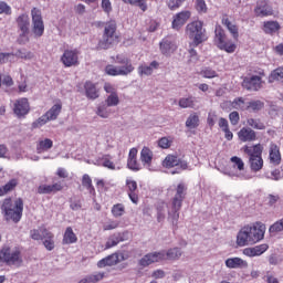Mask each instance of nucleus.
<instances>
[{
    "instance_id": "1",
    "label": "nucleus",
    "mask_w": 283,
    "mask_h": 283,
    "mask_svg": "<svg viewBox=\"0 0 283 283\" xmlns=\"http://www.w3.org/2000/svg\"><path fill=\"white\" fill-rule=\"evenodd\" d=\"M260 240H264V226L260 223L243 227L237 235L238 247L256 244Z\"/></svg>"
},
{
    "instance_id": "2",
    "label": "nucleus",
    "mask_w": 283,
    "mask_h": 283,
    "mask_svg": "<svg viewBox=\"0 0 283 283\" xmlns=\"http://www.w3.org/2000/svg\"><path fill=\"white\" fill-rule=\"evenodd\" d=\"M187 196V186L185 184H179L176 188V193L172 198L171 211L168 212V220L174 224L178 226V220L180 218V209H182V201Z\"/></svg>"
},
{
    "instance_id": "3",
    "label": "nucleus",
    "mask_w": 283,
    "mask_h": 283,
    "mask_svg": "<svg viewBox=\"0 0 283 283\" xmlns=\"http://www.w3.org/2000/svg\"><path fill=\"white\" fill-rule=\"evenodd\" d=\"M1 210L4 213V219L7 222H19L21 216H23V199H17L14 203L12 199H4L1 206Z\"/></svg>"
},
{
    "instance_id": "4",
    "label": "nucleus",
    "mask_w": 283,
    "mask_h": 283,
    "mask_svg": "<svg viewBox=\"0 0 283 283\" xmlns=\"http://www.w3.org/2000/svg\"><path fill=\"white\" fill-rule=\"evenodd\" d=\"M263 147L256 144L252 147L244 146L242 150L249 156V165L252 171H262L264 167V159H262Z\"/></svg>"
},
{
    "instance_id": "5",
    "label": "nucleus",
    "mask_w": 283,
    "mask_h": 283,
    "mask_svg": "<svg viewBox=\"0 0 283 283\" xmlns=\"http://www.w3.org/2000/svg\"><path fill=\"white\" fill-rule=\"evenodd\" d=\"M118 44V35L116 34V22L109 21L105 24L104 34L97 44V50H109Z\"/></svg>"
},
{
    "instance_id": "6",
    "label": "nucleus",
    "mask_w": 283,
    "mask_h": 283,
    "mask_svg": "<svg viewBox=\"0 0 283 283\" xmlns=\"http://www.w3.org/2000/svg\"><path fill=\"white\" fill-rule=\"evenodd\" d=\"M186 34L191 39L193 45L196 46L207 41V30L205 29L202 21H193L188 23L186 27Z\"/></svg>"
},
{
    "instance_id": "7",
    "label": "nucleus",
    "mask_w": 283,
    "mask_h": 283,
    "mask_svg": "<svg viewBox=\"0 0 283 283\" xmlns=\"http://www.w3.org/2000/svg\"><path fill=\"white\" fill-rule=\"evenodd\" d=\"M0 262H4L8 266H21L23 264L21 251L11 250L9 247L2 248L0 250Z\"/></svg>"
},
{
    "instance_id": "8",
    "label": "nucleus",
    "mask_w": 283,
    "mask_h": 283,
    "mask_svg": "<svg viewBox=\"0 0 283 283\" xmlns=\"http://www.w3.org/2000/svg\"><path fill=\"white\" fill-rule=\"evenodd\" d=\"M214 34V43L219 50H224L228 54H233V52H235V45L227 39V33H224L222 27H216Z\"/></svg>"
},
{
    "instance_id": "9",
    "label": "nucleus",
    "mask_w": 283,
    "mask_h": 283,
    "mask_svg": "<svg viewBox=\"0 0 283 283\" xmlns=\"http://www.w3.org/2000/svg\"><path fill=\"white\" fill-rule=\"evenodd\" d=\"M15 23L20 31V43H28V34H30V17L22 13L17 18Z\"/></svg>"
},
{
    "instance_id": "10",
    "label": "nucleus",
    "mask_w": 283,
    "mask_h": 283,
    "mask_svg": "<svg viewBox=\"0 0 283 283\" xmlns=\"http://www.w3.org/2000/svg\"><path fill=\"white\" fill-rule=\"evenodd\" d=\"M32 17V32L34 36L41 38L43 36V32H45V24H43V17L41 15V10L33 8L31 10Z\"/></svg>"
},
{
    "instance_id": "11",
    "label": "nucleus",
    "mask_w": 283,
    "mask_h": 283,
    "mask_svg": "<svg viewBox=\"0 0 283 283\" xmlns=\"http://www.w3.org/2000/svg\"><path fill=\"white\" fill-rule=\"evenodd\" d=\"M105 72L109 76H128V74L134 72V65L132 63L124 64L123 66L107 65Z\"/></svg>"
},
{
    "instance_id": "12",
    "label": "nucleus",
    "mask_w": 283,
    "mask_h": 283,
    "mask_svg": "<svg viewBox=\"0 0 283 283\" xmlns=\"http://www.w3.org/2000/svg\"><path fill=\"white\" fill-rule=\"evenodd\" d=\"M242 87L248 92H260V90H262V77L259 75L244 77L242 82Z\"/></svg>"
},
{
    "instance_id": "13",
    "label": "nucleus",
    "mask_w": 283,
    "mask_h": 283,
    "mask_svg": "<svg viewBox=\"0 0 283 283\" xmlns=\"http://www.w3.org/2000/svg\"><path fill=\"white\" fill-rule=\"evenodd\" d=\"M61 61L65 67H74L78 65V52L66 50L61 56Z\"/></svg>"
},
{
    "instance_id": "14",
    "label": "nucleus",
    "mask_w": 283,
    "mask_h": 283,
    "mask_svg": "<svg viewBox=\"0 0 283 283\" xmlns=\"http://www.w3.org/2000/svg\"><path fill=\"white\" fill-rule=\"evenodd\" d=\"M161 258H163V254H160V252H150L145 254L138 261V265L142 266V269H145L151 264H155V262H163Z\"/></svg>"
},
{
    "instance_id": "15",
    "label": "nucleus",
    "mask_w": 283,
    "mask_h": 283,
    "mask_svg": "<svg viewBox=\"0 0 283 283\" xmlns=\"http://www.w3.org/2000/svg\"><path fill=\"white\" fill-rule=\"evenodd\" d=\"M159 49L164 56H171V54L178 50V45H176V42H174L171 39L165 38L159 43Z\"/></svg>"
},
{
    "instance_id": "16",
    "label": "nucleus",
    "mask_w": 283,
    "mask_h": 283,
    "mask_svg": "<svg viewBox=\"0 0 283 283\" xmlns=\"http://www.w3.org/2000/svg\"><path fill=\"white\" fill-rule=\"evenodd\" d=\"M13 112L18 118L25 116L30 112V104L28 103V98H20L15 101Z\"/></svg>"
},
{
    "instance_id": "17",
    "label": "nucleus",
    "mask_w": 283,
    "mask_h": 283,
    "mask_svg": "<svg viewBox=\"0 0 283 283\" xmlns=\"http://www.w3.org/2000/svg\"><path fill=\"white\" fill-rule=\"evenodd\" d=\"M189 19H191V12L189 11H181L177 13L172 20V30H180Z\"/></svg>"
},
{
    "instance_id": "18",
    "label": "nucleus",
    "mask_w": 283,
    "mask_h": 283,
    "mask_svg": "<svg viewBox=\"0 0 283 283\" xmlns=\"http://www.w3.org/2000/svg\"><path fill=\"white\" fill-rule=\"evenodd\" d=\"M163 165L164 167H180V169H187L188 167L187 161L181 160L178 156L174 155H168Z\"/></svg>"
},
{
    "instance_id": "19",
    "label": "nucleus",
    "mask_w": 283,
    "mask_h": 283,
    "mask_svg": "<svg viewBox=\"0 0 283 283\" xmlns=\"http://www.w3.org/2000/svg\"><path fill=\"white\" fill-rule=\"evenodd\" d=\"M159 254H161V262L165 260L176 261L182 258V250H180V248H171L168 251H159Z\"/></svg>"
},
{
    "instance_id": "20",
    "label": "nucleus",
    "mask_w": 283,
    "mask_h": 283,
    "mask_svg": "<svg viewBox=\"0 0 283 283\" xmlns=\"http://www.w3.org/2000/svg\"><path fill=\"white\" fill-rule=\"evenodd\" d=\"M158 67H160V63H158V61H153L149 65H139L137 70L139 76H151V74H154V70H158Z\"/></svg>"
},
{
    "instance_id": "21",
    "label": "nucleus",
    "mask_w": 283,
    "mask_h": 283,
    "mask_svg": "<svg viewBox=\"0 0 283 283\" xmlns=\"http://www.w3.org/2000/svg\"><path fill=\"white\" fill-rule=\"evenodd\" d=\"M238 137L242 143H252V140H255V138H258V135L255 134V130L243 127L238 133Z\"/></svg>"
},
{
    "instance_id": "22",
    "label": "nucleus",
    "mask_w": 283,
    "mask_h": 283,
    "mask_svg": "<svg viewBox=\"0 0 283 283\" xmlns=\"http://www.w3.org/2000/svg\"><path fill=\"white\" fill-rule=\"evenodd\" d=\"M120 262V259L118 258V253H113L97 262L98 269H105V266H114Z\"/></svg>"
},
{
    "instance_id": "23",
    "label": "nucleus",
    "mask_w": 283,
    "mask_h": 283,
    "mask_svg": "<svg viewBox=\"0 0 283 283\" xmlns=\"http://www.w3.org/2000/svg\"><path fill=\"white\" fill-rule=\"evenodd\" d=\"M32 240H44L45 238H54V234L45 228L33 229L30 231Z\"/></svg>"
},
{
    "instance_id": "24",
    "label": "nucleus",
    "mask_w": 283,
    "mask_h": 283,
    "mask_svg": "<svg viewBox=\"0 0 283 283\" xmlns=\"http://www.w3.org/2000/svg\"><path fill=\"white\" fill-rule=\"evenodd\" d=\"M84 90H85L86 98H88L90 101H96V98H98L99 91L96 87V84H94L92 82H86L84 84Z\"/></svg>"
},
{
    "instance_id": "25",
    "label": "nucleus",
    "mask_w": 283,
    "mask_h": 283,
    "mask_svg": "<svg viewBox=\"0 0 283 283\" xmlns=\"http://www.w3.org/2000/svg\"><path fill=\"white\" fill-rule=\"evenodd\" d=\"M226 266L228 269H247L249 263L240 258H230L226 260Z\"/></svg>"
},
{
    "instance_id": "26",
    "label": "nucleus",
    "mask_w": 283,
    "mask_h": 283,
    "mask_svg": "<svg viewBox=\"0 0 283 283\" xmlns=\"http://www.w3.org/2000/svg\"><path fill=\"white\" fill-rule=\"evenodd\" d=\"M126 186L128 188V196L132 200V202H134V205H138V195H136V189H138V184L135 180H126Z\"/></svg>"
},
{
    "instance_id": "27",
    "label": "nucleus",
    "mask_w": 283,
    "mask_h": 283,
    "mask_svg": "<svg viewBox=\"0 0 283 283\" xmlns=\"http://www.w3.org/2000/svg\"><path fill=\"white\" fill-rule=\"evenodd\" d=\"M269 160L271 165L277 166L282 163V155H280V148L276 145L270 147Z\"/></svg>"
},
{
    "instance_id": "28",
    "label": "nucleus",
    "mask_w": 283,
    "mask_h": 283,
    "mask_svg": "<svg viewBox=\"0 0 283 283\" xmlns=\"http://www.w3.org/2000/svg\"><path fill=\"white\" fill-rule=\"evenodd\" d=\"M61 109H63V106L61 104H55L44 114V116L49 122L56 120L59 118V114H61Z\"/></svg>"
},
{
    "instance_id": "29",
    "label": "nucleus",
    "mask_w": 283,
    "mask_h": 283,
    "mask_svg": "<svg viewBox=\"0 0 283 283\" xmlns=\"http://www.w3.org/2000/svg\"><path fill=\"white\" fill-rule=\"evenodd\" d=\"M196 103H198V99H196L193 96L182 97L179 99V107L182 109H196Z\"/></svg>"
},
{
    "instance_id": "30",
    "label": "nucleus",
    "mask_w": 283,
    "mask_h": 283,
    "mask_svg": "<svg viewBox=\"0 0 283 283\" xmlns=\"http://www.w3.org/2000/svg\"><path fill=\"white\" fill-rule=\"evenodd\" d=\"M140 160L144 165H151V160H154V153L151 149L144 147L140 151Z\"/></svg>"
},
{
    "instance_id": "31",
    "label": "nucleus",
    "mask_w": 283,
    "mask_h": 283,
    "mask_svg": "<svg viewBox=\"0 0 283 283\" xmlns=\"http://www.w3.org/2000/svg\"><path fill=\"white\" fill-rule=\"evenodd\" d=\"M77 238L74 233V230H72V227L66 228L63 237V244H74L76 242Z\"/></svg>"
},
{
    "instance_id": "32",
    "label": "nucleus",
    "mask_w": 283,
    "mask_h": 283,
    "mask_svg": "<svg viewBox=\"0 0 283 283\" xmlns=\"http://www.w3.org/2000/svg\"><path fill=\"white\" fill-rule=\"evenodd\" d=\"M103 277H105V273L98 272L96 274H91V275L85 276L84 279L80 280L78 283H97V282H101V280H103Z\"/></svg>"
},
{
    "instance_id": "33",
    "label": "nucleus",
    "mask_w": 283,
    "mask_h": 283,
    "mask_svg": "<svg viewBox=\"0 0 283 283\" xmlns=\"http://www.w3.org/2000/svg\"><path fill=\"white\" fill-rule=\"evenodd\" d=\"M96 114L97 116H99V118H109V116L112 115V111L109 109V106H107V104L102 103L97 106Z\"/></svg>"
},
{
    "instance_id": "34",
    "label": "nucleus",
    "mask_w": 283,
    "mask_h": 283,
    "mask_svg": "<svg viewBox=\"0 0 283 283\" xmlns=\"http://www.w3.org/2000/svg\"><path fill=\"white\" fill-rule=\"evenodd\" d=\"M245 109L249 112H260L261 109H264V102L256 99V101H251L248 103Z\"/></svg>"
},
{
    "instance_id": "35",
    "label": "nucleus",
    "mask_w": 283,
    "mask_h": 283,
    "mask_svg": "<svg viewBox=\"0 0 283 283\" xmlns=\"http://www.w3.org/2000/svg\"><path fill=\"white\" fill-rule=\"evenodd\" d=\"M18 185H19V181H17V179H11L4 186L0 187V196H6V193H9V191H12Z\"/></svg>"
},
{
    "instance_id": "36",
    "label": "nucleus",
    "mask_w": 283,
    "mask_h": 283,
    "mask_svg": "<svg viewBox=\"0 0 283 283\" xmlns=\"http://www.w3.org/2000/svg\"><path fill=\"white\" fill-rule=\"evenodd\" d=\"M222 23L228 28L229 32L232 34L233 39H238V27L233 23H231V20L229 18H223Z\"/></svg>"
},
{
    "instance_id": "37",
    "label": "nucleus",
    "mask_w": 283,
    "mask_h": 283,
    "mask_svg": "<svg viewBox=\"0 0 283 283\" xmlns=\"http://www.w3.org/2000/svg\"><path fill=\"white\" fill-rule=\"evenodd\" d=\"M263 30L266 34H273V32H277L280 30V23L275 21L264 22Z\"/></svg>"
},
{
    "instance_id": "38",
    "label": "nucleus",
    "mask_w": 283,
    "mask_h": 283,
    "mask_svg": "<svg viewBox=\"0 0 283 283\" xmlns=\"http://www.w3.org/2000/svg\"><path fill=\"white\" fill-rule=\"evenodd\" d=\"M124 240L125 239L123 238V234H114L106 242V249H112V247H116L119 242H123Z\"/></svg>"
},
{
    "instance_id": "39",
    "label": "nucleus",
    "mask_w": 283,
    "mask_h": 283,
    "mask_svg": "<svg viewBox=\"0 0 283 283\" xmlns=\"http://www.w3.org/2000/svg\"><path fill=\"white\" fill-rule=\"evenodd\" d=\"M247 124L249 125V127H252V129H266V126L260 119L250 117L247 119Z\"/></svg>"
},
{
    "instance_id": "40",
    "label": "nucleus",
    "mask_w": 283,
    "mask_h": 283,
    "mask_svg": "<svg viewBox=\"0 0 283 283\" xmlns=\"http://www.w3.org/2000/svg\"><path fill=\"white\" fill-rule=\"evenodd\" d=\"M124 3H129V6H137L143 12L147 11V0H122Z\"/></svg>"
},
{
    "instance_id": "41",
    "label": "nucleus",
    "mask_w": 283,
    "mask_h": 283,
    "mask_svg": "<svg viewBox=\"0 0 283 283\" xmlns=\"http://www.w3.org/2000/svg\"><path fill=\"white\" fill-rule=\"evenodd\" d=\"M53 142L50 138H45L44 140H41L38 145V151L41 154V151H48V149H52Z\"/></svg>"
},
{
    "instance_id": "42",
    "label": "nucleus",
    "mask_w": 283,
    "mask_h": 283,
    "mask_svg": "<svg viewBox=\"0 0 283 283\" xmlns=\"http://www.w3.org/2000/svg\"><path fill=\"white\" fill-rule=\"evenodd\" d=\"M14 56H18L19 59H24V61H32V59H34V53L25 49H22L17 51Z\"/></svg>"
},
{
    "instance_id": "43",
    "label": "nucleus",
    "mask_w": 283,
    "mask_h": 283,
    "mask_svg": "<svg viewBox=\"0 0 283 283\" xmlns=\"http://www.w3.org/2000/svg\"><path fill=\"white\" fill-rule=\"evenodd\" d=\"M273 81H283V66L272 71L269 77V82L273 83Z\"/></svg>"
},
{
    "instance_id": "44",
    "label": "nucleus",
    "mask_w": 283,
    "mask_h": 283,
    "mask_svg": "<svg viewBox=\"0 0 283 283\" xmlns=\"http://www.w3.org/2000/svg\"><path fill=\"white\" fill-rule=\"evenodd\" d=\"M118 103H120V99H118V94L113 93L106 98L104 104L107 105V107H116Z\"/></svg>"
},
{
    "instance_id": "45",
    "label": "nucleus",
    "mask_w": 283,
    "mask_h": 283,
    "mask_svg": "<svg viewBox=\"0 0 283 283\" xmlns=\"http://www.w3.org/2000/svg\"><path fill=\"white\" fill-rule=\"evenodd\" d=\"M198 115H189V117L186 120V127H188L189 129H196V127H198Z\"/></svg>"
},
{
    "instance_id": "46",
    "label": "nucleus",
    "mask_w": 283,
    "mask_h": 283,
    "mask_svg": "<svg viewBox=\"0 0 283 283\" xmlns=\"http://www.w3.org/2000/svg\"><path fill=\"white\" fill-rule=\"evenodd\" d=\"M112 213L114 218H120V216H124L125 213V206L122 203L114 205L112 208Z\"/></svg>"
},
{
    "instance_id": "47",
    "label": "nucleus",
    "mask_w": 283,
    "mask_h": 283,
    "mask_svg": "<svg viewBox=\"0 0 283 283\" xmlns=\"http://www.w3.org/2000/svg\"><path fill=\"white\" fill-rule=\"evenodd\" d=\"M48 123H50V119L44 114L32 123V128L39 129V127H43V125H46Z\"/></svg>"
},
{
    "instance_id": "48",
    "label": "nucleus",
    "mask_w": 283,
    "mask_h": 283,
    "mask_svg": "<svg viewBox=\"0 0 283 283\" xmlns=\"http://www.w3.org/2000/svg\"><path fill=\"white\" fill-rule=\"evenodd\" d=\"M255 14L258 17H269L270 14H273V12L271 9H269V7H256Z\"/></svg>"
},
{
    "instance_id": "49",
    "label": "nucleus",
    "mask_w": 283,
    "mask_h": 283,
    "mask_svg": "<svg viewBox=\"0 0 283 283\" xmlns=\"http://www.w3.org/2000/svg\"><path fill=\"white\" fill-rule=\"evenodd\" d=\"M82 185H83V187L88 189L90 193H93L94 186H92V178H90V175H84L83 176Z\"/></svg>"
},
{
    "instance_id": "50",
    "label": "nucleus",
    "mask_w": 283,
    "mask_h": 283,
    "mask_svg": "<svg viewBox=\"0 0 283 283\" xmlns=\"http://www.w3.org/2000/svg\"><path fill=\"white\" fill-rule=\"evenodd\" d=\"M201 76H203V78H216V76H218V73H216V71H213L212 69L205 67L203 70H201Z\"/></svg>"
},
{
    "instance_id": "51",
    "label": "nucleus",
    "mask_w": 283,
    "mask_h": 283,
    "mask_svg": "<svg viewBox=\"0 0 283 283\" xmlns=\"http://www.w3.org/2000/svg\"><path fill=\"white\" fill-rule=\"evenodd\" d=\"M127 167L128 169H132V171H140V165H138L136 158H128Z\"/></svg>"
},
{
    "instance_id": "52",
    "label": "nucleus",
    "mask_w": 283,
    "mask_h": 283,
    "mask_svg": "<svg viewBox=\"0 0 283 283\" xmlns=\"http://www.w3.org/2000/svg\"><path fill=\"white\" fill-rule=\"evenodd\" d=\"M182 3H185V0H168L167 6L169 10H178Z\"/></svg>"
},
{
    "instance_id": "53",
    "label": "nucleus",
    "mask_w": 283,
    "mask_h": 283,
    "mask_svg": "<svg viewBox=\"0 0 283 283\" xmlns=\"http://www.w3.org/2000/svg\"><path fill=\"white\" fill-rule=\"evenodd\" d=\"M233 109H247L244 108V98L238 97L232 102Z\"/></svg>"
},
{
    "instance_id": "54",
    "label": "nucleus",
    "mask_w": 283,
    "mask_h": 283,
    "mask_svg": "<svg viewBox=\"0 0 283 283\" xmlns=\"http://www.w3.org/2000/svg\"><path fill=\"white\" fill-rule=\"evenodd\" d=\"M280 231H283V222L282 220L276 221L274 224L270 227V233H277Z\"/></svg>"
},
{
    "instance_id": "55",
    "label": "nucleus",
    "mask_w": 283,
    "mask_h": 283,
    "mask_svg": "<svg viewBox=\"0 0 283 283\" xmlns=\"http://www.w3.org/2000/svg\"><path fill=\"white\" fill-rule=\"evenodd\" d=\"M231 163L238 167L239 171L244 170V161H242V158L238 156L231 157Z\"/></svg>"
},
{
    "instance_id": "56",
    "label": "nucleus",
    "mask_w": 283,
    "mask_h": 283,
    "mask_svg": "<svg viewBox=\"0 0 283 283\" xmlns=\"http://www.w3.org/2000/svg\"><path fill=\"white\" fill-rule=\"evenodd\" d=\"M265 178L270 179V180H280L282 178L280 170L279 169H274L269 174H265Z\"/></svg>"
},
{
    "instance_id": "57",
    "label": "nucleus",
    "mask_w": 283,
    "mask_h": 283,
    "mask_svg": "<svg viewBox=\"0 0 283 283\" xmlns=\"http://www.w3.org/2000/svg\"><path fill=\"white\" fill-rule=\"evenodd\" d=\"M0 14H12L10 6L3 1H0Z\"/></svg>"
},
{
    "instance_id": "58",
    "label": "nucleus",
    "mask_w": 283,
    "mask_h": 283,
    "mask_svg": "<svg viewBox=\"0 0 283 283\" xmlns=\"http://www.w3.org/2000/svg\"><path fill=\"white\" fill-rule=\"evenodd\" d=\"M158 146L161 147V149H169V147H171V140L167 137H163L158 142Z\"/></svg>"
},
{
    "instance_id": "59",
    "label": "nucleus",
    "mask_w": 283,
    "mask_h": 283,
    "mask_svg": "<svg viewBox=\"0 0 283 283\" xmlns=\"http://www.w3.org/2000/svg\"><path fill=\"white\" fill-rule=\"evenodd\" d=\"M43 245L48 251L54 250V238H44Z\"/></svg>"
},
{
    "instance_id": "60",
    "label": "nucleus",
    "mask_w": 283,
    "mask_h": 283,
    "mask_svg": "<svg viewBox=\"0 0 283 283\" xmlns=\"http://www.w3.org/2000/svg\"><path fill=\"white\" fill-rule=\"evenodd\" d=\"M14 59V53H0V63H8Z\"/></svg>"
},
{
    "instance_id": "61",
    "label": "nucleus",
    "mask_w": 283,
    "mask_h": 283,
    "mask_svg": "<svg viewBox=\"0 0 283 283\" xmlns=\"http://www.w3.org/2000/svg\"><path fill=\"white\" fill-rule=\"evenodd\" d=\"M254 250V255H262L269 249L268 244H261L252 248Z\"/></svg>"
},
{
    "instance_id": "62",
    "label": "nucleus",
    "mask_w": 283,
    "mask_h": 283,
    "mask_svg": "<svg viewBox=\"0 0 283 283\" xmlns=\"http://www.w3.org/2000/svg\"><path fill=\"white\" fill-rule=\"evenodd\" d=\"M229 118H230L231 125H238L240 123V113L234 111L230 113Z\"/></svg>"
},
{
    "instance_id": "63",
    "label": "nucleus",
    "mask_w": 283,
    "mask_h": 283,
    "mask_svg": "<svg viewBox=\"0 0 283 283\" xmlns=\"http://www.w3.org/2000/svg\"><path fill=\"white\" fill-rule=\"evenodd\" d=\"M196 8L198 12H207V3L205 0H197Z\"/></svg>"
},
{
    "instance_id": "64",
    "label": "nucleus",
    "mask_w": 283,
    "mask_h": 283,
    "mask_svg": "<svg viewBox=\"0 0 283 283\" xmlns=\"http://www.w3.org/2000/svg\"><path fill=\"white\" fill-rule=\"evenodd\" d=\"M38 193L40 195L52 193V186H48V185L39 186Z\"/></svg>"
}]
</instances>
